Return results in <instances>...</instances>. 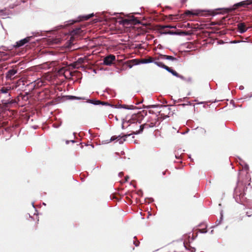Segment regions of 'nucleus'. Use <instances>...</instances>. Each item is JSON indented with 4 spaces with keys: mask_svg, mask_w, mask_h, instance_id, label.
<instances>
[{
    "mask_svg": "<svg viewBox=\"0 0 252 252\" xmlns=\"http://www.w3.org/2000/svg\"><path fill=\"white\" fill-rule=\"evenodd\" d=\"M80 28H76L75 29L73 30L71 32L72 35L78 34L80 33Z\"/></svg>",
    "mask_w": 252,
    "mask_h": 252,
    "instance_id": "20",
    "label": "nucleus"
},
{
    "mask_svg": "<svg viewBox=\"0 0 252 252\" xmlns=\"http://www.w3.org/2000/svg\"><path fill=\"white\" fill-rule=\"evenodd\" d=\"M242 42H244V41H239V40H234V41H232L231 43L235 44V43H238Z\"/></svg>",
    "mask_w": 252,
    "mask_h": 252,
    "instance_id": "28",
    "label": "nucleus"
},
{
    "mask_svg": "<svg viewBox=\"0 0 252 252\" xmlns=\"http://www.w3.org/2000/svg\"><path fill=\"white\" fill-rule=\"evenodd\" d=\"M185 81L189 82H191L192 81V79L191 77H189L188 79H186V80Z\"/></svg>",
    "mask_w": 252,
    "mask_h": 252,
    "instance_id": "29",
    "label": "nucleus"
},
{
    "mask_svg": "<svg viewBox=\"0 0 252 252\" xmlns=\"http://www.w3.org/2000/svg\"><path fill=\"white\" fill-rule=\"evenodd\" d=\"M177 77L180 78L181 79H182L183 80H184V81L186 80V78H185L183 75H180L179 74L178 75V76H177Z\"/></svg>",
    "mask_w": 252,
    "mask_h": 252,
    "instance_id": "27",
    "label": "nucleus"
},
{
    "mask_svg": "<svg viewBox=\"0 0 252 252\" xmlns=\"http://www.w3.org/2000/svg\"><path fill=\"white\" fill-rule=\"evenodd\" d=\"M206 232H207V231L202 232V233H206Z\"/></svg>",
    "mask_w": 252,
    "mask_h": 252,
    "instance_id": "52",
    "label": "nucleus"
},
{
    "mask_svg": "<svg viewBox=\"0 0 252 252\" xmlns=\"http://www.w3.org/2000/svg\"><path fill=\"white\" fill-rule=\"evenodd\" d=\"M238 32L240 33H243L246 32L247 29L246 28V25L244 23H240L237 25Z\"/></svg>",
    "mask_w": 252,
    "mask_h": 252,
    "instance_id": "12",
    "label": "nucleus"
},
{
    "mask_svg": "<svg viewBox=\"0 0 252 252\" xmlns=\"http://www.w3.org/2000/svg\"><path fill=\"white\" fill-rule=\"evenodd\" d=\"M134 134L133 132L130 134H123V135H119L118 136H113L111 137L109 140H107L104 143H109L111 141H113L114 140H117L118 142L120 144H123L124 141L126 140V139L127 137L130 136L131 135Z\"/></svg>",
    "mask_w": 252,
    "mask_h": 252,
    "instance_id": "4",
    "label": "nucleus"
},
{
    "mask_svg": "<svg viewBox=\"0 0 252 252\" xmlns=\"http://www.w3.org/2000/svg\"><path fill=\"white\" fill-rule=\"evenodd\" d=\"M162 59H165L167 60H170L172 61H177V59L173 56L165 55H161Z\"/></svg>",
    "mask_w": 252,
    "mask_h": 252,
    "instance_id": "14",
    "label": "nucleus"
},
{
    "mask_svg": "<svg viewBox=\"0 0 252 252\" xmlns=\"http://www.w3.org/2000/svg\"><path fill=\"white\" fill-rule=\"evenodd\" d=\"M123 23H124V24H125V23H128V21L127 20H124L123 21Z\"/></svg>",
    "mask_w": 252,
    "mask_h": 252,
    "instance_id": "34",
    "label": "nucleus"
},
{
    "mask_svg": "<svg viewBox=\"0 0 252 252\" xmlns=\"http://www.w3.org/2000/svg\"><path fill=\"white\" fill-rule=\"evenodd\" d=\"M23 2H26V0H21Z\"/></svg>",
    "mask_w": 252,
    "mask_h": 252,
    "instance_id": "47",
    "label": "nucleus"
},
{
    "mask_svg": "<svg viewBox=\"0 0 252 252\" xmlns=\"http://www.w3.org/2000/svg\"><path fill=\"white\" fill-rule=\"evenodd\" d=\"M86 102L92 104L94 105H106V106H110L111 107H113V105H111L109 104L107 102H104V101H101L99 100L96 99H87L86 98Z\"/></svg>",
    "mask_w": 252,
    "mask_h": 252,
    "instance_id": "6",
    "label": "nucleus"
},
{
    "mask_svg": "<svg viewBox=\"0 0 252 252\" xmlns=\"http://www.w3.org/2000/svg\"><path fill=\"white\" fill-rule=\"evenodd\" d=\"M239 89H240V90H244V87L243 86H240L239 87Z\"/></svg>",
    "mask_w": 252,
    "mask_h": 252,
    "instance_id": "32",
    "label": "nucleus"
},
{
    "mask_svg": "<svg viewBox=\"0 0 252 252\" xmlns=\"http://www.w3.org/2000/svg\"><path fill=\"white\" fill-rule=\"evenodd\" d=\"M252 4V0H246L245 1H243L238 3H237L234 5L233 7H230L229 8H222V10H223V13H228L231 11L234 10L237 7L239 6H244L245 7L248 5Z\"/></svg>",
    "mask_w": 252,
    "mask_h": 252,
    "instance_id": "3",
    "label": "nucleus"
},
{
    "mask_svg": "<svg viewBox=\"0 0 252 252\" xmlns=\"http://www.w3.org/2000/svg\"><path fill=\"white\" fill-rule=\"evenodd\" d=\"M252 214L251 213H249V212H246V215L248 217H250L252 216Z\"/></svg>",
    "mask_w": 252,
    "mask_h": 252,
    "instance_id": "31",
    "label": "nucleus"
},
{
    "mask_svg": "<svg viewBox=\"0 0 252 252\" xmlns=\"http://www.w3.org/2000/svg\"><path fill=\"white\" fill-rule=\"evenodd\" d=\"M70 141L67 140L66 141V143L67 144L69 143Z\"/></svg>",
    "mask_w": 252,
    "mask_h": 252,
    "instance_id": "42",
    "label": "nucleus"
},
{
    "mask_svg": "<svg viewBox=\"0 0 252 252\" xmlns=\"http://www.w3.org/2000/svg\"><path fill=\"white\" fill-rule=\"evenodd\" d=\"M166 71L171 73L174 76H176L177 77V76H178L179 74L170 67H168V68H167Z\"/></svg>",
    "mask_w": 252,
    "mask_h": 252,
    "instance_id": "18",
    "label": "nucleus"
},
{
    "mask_svg": "<svg viewBox=\"0 0 252 252\" xmlns=\"http://www.w3.org/2000/svg\"><path fill=\"white\" fill-rule=\"evenodd\" d=\"M132 120H129L126 123H130L127 126H129L130 127H133V126H136V127H139V129L138 130H136V131H133L134 134H138L141 133L144 128H149L150 127H153L155 126V124L154 123H151L150 124H145L144 125H139L140 123L138 121L135 122H132Z\"/></svg>",
    "mask_w": 252,
    "mask_h": 252,
    "instance_id": "2",
    "label": "nucleus"
},
{
    "mask_svg": "<svg viewBox=\"0 0 252 252\" xmlns=\"http://www.w3.org/2000/svg\"><path fill=\"white\" fill-rule=\"evenodd\" d=\"M154 63L156 64L158 66L161 67L162 68H163L166 70L167 68H168V66L165 65L162 62H156L154 61Z\"/></svg>",
    "mask_w": 252,
    "mask_h": 252,
    "instance_id": "16",
    "label": "nucleus"
},
{
    "mask_svg": "<svg viewBox=\"0 0 252 252\" xmlns=\"http://www.w3.org/2000/svg\"><path fill=\"white\" fill-rule=\"evenodd\" d=\"M67 97L68 99L70 100H83V99H86V97H78L74 95H67Z\"/></svg>",
    "mask_w": 252,
    "mask_h": 252,
    "instance_id": "17",
    "label": "nucleus"
},
{
    "mask_svg": "<svg viewBox=\"0 0 252 252\" xmlns=\"http://www.w3.org/2000/svg\"><path fill=\"white\" fill-rule=\"evenodd\" d=\"M32 206H33V208H35V207H34V204H33V202L32 203Z\"/></svg>",
    "mask_w": 252,
    "mask_h": 252,
    "instance_id": "49",
    "label": "nucleus"
},
{
    "mask_svg": "<svg viewBox=\"0 0 252 252\" xmlns=\"http://www.w3.org/2000/svg\"><path fill=\"white\" fill-rule=\"evenodd\" d=\"M115 60V56L111 54L104 58L103 63L106 65H111Z\"/></svg>",
    "mask_w": 252,
    "mask_h": 252,
    "instance_id": "7",
    "label": "nucleus"
},
{
    "mask_svg": "<svg viewBox=\"0 0 252 252\" xmlns=\"http://www.w3.org/2000/svg\"><path fill=\"white\" fill-rule=\"evenodd\" d=\"M134 244L135 245V246L137 247L138 246V244L135 243V242H134Z\"/></svg>",
    "mask_w": 252,
    "mask_h": 252,
    "instance_id": "41",
    "label": "nucleus"
},
{
    "mask_svg": "<svg viewBox=\"0 0 252 252\" xmlns=\"http://www.w3.org/2000/svg\"><path fill=\"white\" fill-rule=\"evenodd\" d=\"M122 128L123 129H124V124H123V125H122Z\"/></svg>",
    "mask_w": 252,
    "mask_h": 252,
    "instance_id": "45",
    "label": "nucleus"
},
{
    "mask_svg": "<svg viewBox=\"0 0 252 252\" xmlns=\"http://www.w3.org/2000/svg\"><path fill=\"white\" fill-rule=\"evenodd\" d=\"M43 204L44 205H46L45 203H43Z\"/></svg>",
    "mask_w": 252,
    "mask_h": 252,
    "instance_id": "59",
    "label": "nucleus"
},
{
    "mask_svg": "<svg viewBox=\"0 0 252 252\" xmlns=\"http://www.w3.org/2000/svg\"><path fill=\"white\" fill-rule=\"evenodd\" d=\"M201 11L200 10H195V12H193L192 11L188 10L186 11L185 14L187 15H193L197 16L199 14Z\"/></svg>",
    "mask_w": 252,
    "mask_h": 252,
    "instance_id": "13",
    "label": "nucleus"
},
{
    "mask_svg": "<svg viewBox=\"0 0 252 252\" xmlns=\"http://www.w3.org/2000/svg\"><path fill=\"white\" fill-rule=\"evenodd\" d=\"M180 101H182V99H178V102H180Z\"/></svg>",
    "mask_w": 252,
    "mask_h": 252,
    "instance_id": "44",
    "label": "nucleus"
},
{
    "mask_svg": "<svg viewBox=\"0 0 252 252\" xmlns=\"http://www.w3.org/2000/svg\"><path fill=\"white\" fill-rule=\"evenodd\" d=\"M185 133H186V132L182 133V134H185Z\"/></svg>",
    "mask_w": 252,
    "mask_h": 252,
    "instance_id": "57",
    "label": "nucleus"
},
{
    "mask_svg": "<svg viewBox=\"0 0 252 252\" xmlns=\"http://www.w3.org/2000/svg\"><path fill=\"white\" fill-rule=\"evenodd\" d=\"M230 104H231L233 105V107H236L235 105L234 101L233 100H231Z\"/></svg>",
    "mask_w": 252,
    "mask_h": 252,
    "instance_id": "30",
    "label": "nucleus"
},
{
    "mask_svg": "<svg viewBox=\"0 0 252 252\" xmlns=\"http://www.w3.org/2000/svg\"><path fill=\"white\" fill-rule=\"evenodd\" d=\"M183 33L186 35H189V33L187 32H184Z\"/></svg>",
    "mask_w": 252,
    "mask_h": 252,
    "instance_id": "39",
    "label": "nucleus"
},
{
    "mask_svg": "<svg viewBox=\"0 0 252 252\" xmlns=\"http://www.w3.org/2000/svg\"><path fill=\"white\" fill-rule=\"evenodd\" d=\"M86 59L85 58H80L78 59V61L77 62L79 63H84V61Z\"/></svg>",
    "mask_w": 252,
    "mask_h": 252,
    "instance_id": "25",
    "label": "nucleus"
},
{
    "mask_svg": "<svg viewBox=\"0 0 252 252\" xmlns=\"http://www.w3.org/2000/svg\"><path fill=\"white\" fill-rule=\"evenodd\" d=\"M91 146H92V147L93 148H94V146L93 145H91Z\"/></svg>",
    "mask_w": 252,
    "mask_h": 252,
    "instance_id": "50",
    "label": "nucleus"
},
{
    "mask_svg": "<svg viewBox=\"0 0 252 252\" xmlns=\"http://www.w3.org/2000/svg\"><path fill=\"white\" fill-rule=\"evenodd\" d=\"M186 0H183L182 2V3H184V2H185Z\"/></svg>",
    "mask_w": 252,
    "mask_h": 252,
    "instance_id": "46",
    "label": "nucleus"
},
{
    "mask_svg": "<svg viewBox=\"0 0 252 252\" xmlns=\"http://www.w3.org/2000/svg\"><path fill=\"white\" fill-rule=\"evenodd\" d=\"M127 107V105H122V104H119L116 108H124L125 109H126V108Z\"/></svg>",
    "mask_w": 252,
    "mask_h": 252,
    "instance_id": "24",
    "label": "nucleus"
},
{
    "mask_svg": "<svg viewBox=\"0 0 252 252\" xmlns=\"http://www.w3.org/2000/svg\"><path fill=\"white\" fill-rule=\"evenodd\" d=\"M187 105H190V102H189L188 103H187Z\"/></svg>",
    "mask_w": 252,
    "mask_h": 252,
    "instance_id": "48",
    "label": "nucleus"
},
{
    "mask_svg": "<svg viewBox=\"0 0 252 252\" xmlns=\"http://www.w3.org/2000/svg\"><path fill=\"white\" fill-rule=\"evenodd\" d=\"M220 220H217L216 221V225L217 226L219 224H220L223 220V211L221 210L220 213Z\"/></svg>",
    "mask_w": 252,
    "mask_h": 252,
    "instance_id": "19",
    "label": "nucleus"
},
{
    "mask_svg": "<svg viewBox=\"0 0 252 252\" xmlns=\"http://www.w3.org/2000/svg\"><path fill=\"white\" fill-rule=\"evenodd\" d=\"M2 12H3L2 10L0 11V13H2Z\"/></svg>",
    "mask_w": 252,
    "mask_h": 252,
    "instance_id": "53",
    "label": "nucleus"
},
{
    "mask_svg": "<svg viewBox=\"0 0 252 252\" xmlns=\"http://www.w3.org/2000/svg\"><path fill=\"white\" fill-rule=\"evenodd\" d=\"M55 127L58 128L59 126H54Z\"/></svg>",
    "mask_w": 252,
    "mask_h": 252,
    "instance_id": "54",
    "label": "nucleus"
},
{
    "mask_svg": "<svg viewBox=\"0 0 252 252\" xmlns=\"http://www.w3.org/2000/svg\"><path fill=\"white\" fill-rule=\"evenodd\" d=\"M240 164L243 166V168L246 170H249V165L244 161L241 160Z\"/></svg>",
    "mask_w": 252,
    "mask_h": 252,
    "instance_id": "21",
    "label": "nucleus"
},
{
    "mask_svg": "<svg viewBox=\"0 0 252 252\" xmlns=\"http://www.w3.org/2000/svg\"><path fill=\"white\" fill-rule=\"evenodd\" d=\"M152 107L154 108V107H155V105H153Z\"/></svg>",
    "mask_w": 252,
    "mask_h": 252,
    "instance_id": "56",
    "label": "nucleus"
},
{
    "mask_svg": "<svg viewBox=\"0 0 252 252\" xmlns=\"http://www.w3.org/2000/svg\"><path fill=\"white\" fill-rule=\"evenodd\" d=\"M9 89L8 87H2L0 89V91L2 94H8Z\"/></svg>",
    "mask_w": 252,
    "mask_h": 252,
    "instance_id": "22",
    "label": "nucleus"
},
{
    "mask_svg": "<svg viewBox=\"0 0 252 252\" xmlns=\"http://www.w3.org/2000/svg\"><path fill=\"white\" fill-rule=\"evenodd\" d=\"M42 85V82L40 79H37L32 82H31L27 85L28 86H31L32 88L31 90H33L35 88L39 87L41 86Z\"/></svg>",
    "mask_w": 252,
    "mask_h": 252,
    "instance_id": "10",
    "label": "nucleus"
},
{
    "mask_svg": "<svg viewBox=\"0 0 252 252\" xmlns=\"http://www.w3.org/2000/svg\"><path fill=\"white\" fill-rule=\"evenodd\" d=\"M234 198L237 203L243 204L244 206L246 205V208H249L251 205L249 201L245 197V193L238 191L237 189H235Z\"/></svg>",
    "mask_w": 252,
    "mask_h": 252,
    "instance_id": "1",
    "label": "nucleus"
},
{
    "mask_svg": "<svg viewBox=\"0 0 252 252\" xmlns=\"http://www.w3.org/2000/svg\"><path fill=\"white\" fill-rule=\"evenodd\" d=\"M202 131H203V132H204V133H205V132H206V131H205V130L204 129H202Z\"/></svg>",
    "mask_w": 252,
    "mask_h": 252,
    "instance_id": "43",
    "label": "nucleus"
},
{
    "mask_svg": "<svg viewBox=\"0 0 252 252\" xmlns=\"http://www.w3.org/2000/svg\"><path fill=\"white\" fill-rule=\"evenodd\" d=\"M213 230H211V233H213Z\"/></svg>",
    "mask_w": 252,
    "mask_h": 252,
    "instance_id": "55",
    "label": "nucleus"
},
{
    "mask_svg": "<svg viewBox=\"0 0 252 252\" xmlns=\"http://www.w3.org/2000/svg\"><path fill=\"white\" fill-rule=\"evenodd\" d=\"M163 28H172V27L171 26H166L163 27Z\"/></svg>",
    "mask_w": 252,
    "mask_h": 252,
    "instance_id": "35",
    "label": "nucleus"
},
{
    "mask_svg": "<svg viewBox=\"0 0 252 252\" xmlns=\"http://www.w3.org/2000/svg\"><path fill=\"white\" fill-rule=\"evenodd\" d=\"M128 179H129V177L128 176H126L125 177V182H127L128 181Z\"/></svg>",
    "mask_w": 252,
    "mask_h": 252,
    "instance_id": "37",
    "label": "nucleus"
},
{
    "mask_svg": "<svg viewBox=\"0 0 252 252\" xmlns=\"http://www.w3.org/2000/svg\"><path fill=\"white\" fill-rule=\"evenodd\" d=\"M185 133H186V132L182 133V134H185Z\"/></svg>",
    "mask_w": 252,
    "mask_h": 252,
    "instance_id": "58",
    "label": "nucleus"
},
{
    "mask_svg": "<svg viewBox=\"0 0 252 252\" xmlns=\"http://www.w3.org/2000/svg\"><path fill=\"white\" fill-rule=\"evenodd\" d=\"M94 16V13H91L88 15H85L83 16H80L78 17V20H72L70 24H73V23L80 21L87 20L90 18L93 17Z\"/></svg>",
    "mask_w": 252,
    "mask_h": 252,
    "instance_id": "9",
    "label": "nucleus"
},
{
    "mask_svg": "<svg viewBox=\"0 0 252 252\" xmlns=\"http://www.w3.org/2000/svg\"><path fill=\"white\" fill-rule=\"evenodd\" d=\"M5 94H6V96L5 97V99L1 100L2 103L5 105L13 103L14 100L11 99L10 94L9 93H8Z\"/></svg>",
    "mask_w": 252,
    "mask_h": 252,
    "instance_id": "11",
    "label": "nucleus"
},
{
    "mask_svg": "<svg viewBox=\"0 0 252 252\" xmlns=\"http://www.w3.org/2000/svg\"><path fill=\"white\" fill-rule=\"evenodd\" d=\"M132 21H136V22H137V20H136V18H135V17H133V18H132Z\"/></svg>",
    "mask_w": 252,
    "mask_h": 252,
    "instance_id": "38",
    "label": "nucleus"
},
{
    "mask_svg": "<svg viewBox=\"0 0 252 252\" xmlns=\"http://www.w3.org/2000/svg\"><path fill=\"white\" fill-rule=\"evenodd\" d=\"M179 105H180V106H182L183 107H184V106H185L186 105H187V104H186V103H183V104H180Z\"/></svg>",
    "mask_w": 252,
    "mask_h": 252,
    "instance_id": "36",
    "label": "nucleus"
},
{
    "mask_svg": "<svg viewBox=\"0 0 252 252\" xmlns=\"http://www.w3.org/2000/svg\"><path fill=\"white\" fill-rule=\"evenodd\" d=\"M123 175H124V173H123V172H120V173H119V176L120 177H121V176H123Z\"/></svg>",
    "mask_w": 252,
    "mask_h": 252,
    "instance_id": "33",
    "label": "nucleus"
},
{
    "mask_svg": "<svg viewBox=\"0 0 252 252\" xmlns=\"http://www.w3.org/2000/svg\"><path fill=\"white\" fill-rule=\"evenodd\" d=\"M17 73V70L14 69L9 70L5 74L7 80H11L14 79L13 76Z\"/></svg>",
    "mask_w": 252,
    "mask_h": 252,
    "instance_id": "8",
    "label": "nucleus"
},
{
    "mask_svg": "<svg viewBox=\"0 0 252 252\" xmlns=\"http://www.w3.org/2000/svg\"><path fill=\"white\" fill-rule=\"evenodd\" d=\"M70 142H72L73 143L75 142V141L74 140H70Z\"/></svg>",
    "mask_w": 252,
    "mask_h": 252,
    "instance_id": "40",
    "label": "nucleus"
},
{
    "mask_svg": "<svg viewBox=\"0 0 252 252\" xmlns=\"http://www.w3.org/2000/svg\"><path fill=\"white\" fill-rule=\"evenodd\" d=\"M154 60L152 57H149L148 58L143 59L142 60L141 63L143 64L154 63Z\"/></svg>",
    "mask_w": 252,
    "mask_h": 252,
    "instance_id": "15",
    "label": "nucleus"
},
{
    "mask_svg": "<svg viewBox=\"0 0 252 252\" xmlns=\"http://www.w3.org/2000/svg\"><path fill=\"white\" fill-rule=\"evenodd\" d=\"M132 65H130L129 66V68H131V67H132Z\"/></svg>",
    "mask_w": 252,
    "mask_h": 252,
    "instance_id": "51",
    "label": "nucleus"
},
{
    "mask_svg": "<svg viewBox=\"0 0 252 252\" xmlns=\"http://www.w3.org/2000/svg\"><path fill=\"white\" fill-rule=\"evenodd\" d=\"M163 33L164 34H176L177 33L176 32H171V31H169L168 32H163Z\"/></svg>",
    "mask_w": 252,
    "mask_h": 252,
    "instance_id": "26",
    "label": "nucleus"
},
{
    "mask_svg": "<svg viewBox=\"0 0 252 252\" xmlns=\"http://www.w3.org/2000/svg\"><path fill=\"white\" fill-rule=\"evenodd\" d=\"M135 109H138L137 107L134 106L133 105H127V107L126 108V109L128 110H134Z\"/></svg>",
    "mask_w": 252,
    "mask_h": 252,
    "instance_id": "23",
    "label": "nucleus"
},
{
    "mask_svg": "<svg viewBox=\"0 0 252 252\" xmlns=\"http://www.w3.org/2000/svg\"><path fill=\"white\" fill-rule=\"evenodd\" d=\"M33 38L32 36H27L24 39H22L17 42H16V45H14V46L16 48L21 47L26 44L28 43H33V41H32V39Z\"/></svg>",
    "mask_w": 252,
    "mask_h": 252,
    "instance_id": "5",
    "label": "nucleus"
}]
</instances>
